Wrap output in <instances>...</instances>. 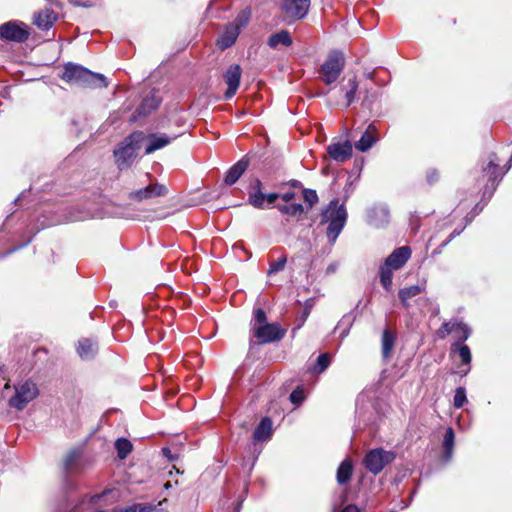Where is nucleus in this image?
Instances as JSON below:
<instances>
[{
	"label": "nucleus",
	"mask_w": 512,
	"mask_h": 512,
	"mask_svg": "<svg viewBox=\"0 0 512 512\" xmlns=\"http://www.w3.org/2000/svg\"><path fill=\"white\" fill-rule=\"evenodd\" d=\"M359 84L356 77L348 80L347 84L342 87L344 97L346 100L345 107L350 106L355 101V95L358 90Z\"/></svg>",
	"instance_id": "obj_26"
},
{
	"label": "nucleus",
	"mask_w": 512,
	"mask_h": 512,
	"mask_svg": "<svg viewBox=\"0 0 512 512\" xmlns=\"http://www.w3.org/2000/svg\"><path fill=\"white\" fill-rule=\"evenodd\" d=\"M164 487H165L166 489H169V488L171 487V482H170V481H167V482L165 483Z\"/></svg>",
	"instance_id": "obj_54"
},
{
	"label": "nucleus",
	"mask_w": 512,
	"mask_h": 512,
	"mask_svg": "<svg viewBox=\"0 0 512 512\" xmlns=\"http://www.w3.org/2000/svg\"><path fill=\"white\" fill-rule=\"evenodd\" d=\"M394 345H395L394 334L390 330L385 329L383 331L382 339H381L382 356L385 360L390 358L391 353L394 348Z\"/></svg>",
	"instance_id": "obj_24"
},
{
	"label": "nucleus",
	"mask_w": 512,
	"mask_h": 512,
	"mask_svg": "<svg viewBox=\"0 0 512 512\" xmlns=\"http://www.w3.org/2000/svg\"><path fill=\"white\" fill-rule=\"evenodd\" d=\"M307 318V315H304V318L302 319V322H305Z\"/></svg>",
	"instance_id": "obj_59"
},
{
	"label": "nucleus",
	"mask_w": 512,
	"mask_h": 512,
	"mask_svg": "<svg viewBox=\"0 0 512 512\" xmlns=\"http://www.w3.org/2000/svg\"><path fill=\"white\" fill-rule=\"evenodd\" d=\"M28 37V27L22 22L8 21L0 25V38L2 39L8 41L23 42L27 40Z\"/></svg>",
	"instance_id": "obj_9"
},
{
	"label": "nucleus",
	"mask_w": 512,
	"mask_h": 512,
	"mask_svg": "<svg viewBox=\"0 0 512 512\" xmlns=\"http://www.w3.org/2000/svg\"><path fill=\"white\" fill-rule=\"evenodd\" d=\"M278 209L281 213L296 216L301 215L304 211V208L301 204L294 203L289 205H280L278 206Z\"/></svg>",
	"instance_id": "obj_32"
},
{
	"label": "nucleus",
	"mask_w": 512,
	"mask_h": 512,
	"mask_svg": "<svg viewBox=\"0 0 512 512\" xmlns=\"http://www.w3.org/2000/svg\"><path fill=\"white\" fill-rule=\"evenodd\" d=\"M453 350H458L459 356L463 364H470L471 352L467 345H459L457 343L452 345Z\"/></svg>",
	"instance_id": "obj_34"
},
{
	"label": "nucleus",
	"mask_w": 512,
	"mask_h": 512,
	"mask_svg": "<svg viewBox=\"0 0 512 512\" xmlns=\"http://www.w3.org/2000/svg\"><path fill=\"white\" fill-rule=\"evenodd\" d=\"M290 400L293 404H300L304 400V392L297 388L290 394Z\"/></svg>",
	"instance_id": "obj_41"
},
{
	"label": "nucleus",
	"mask_w": 512,
	"mask_h": 512,
	"mask_svg": "<svg viewBox=\"0 0 512 512\" xmlns=\"http://www.w3.org/2000/svg\"><path fill=\"white\" fill-rule=\"evenodd\" d=\"M452 333V321L444 322L442 326L437 330V336L440 339H444L448 334Z\"/></svg>",
	"instance_id": "obj_40"
},
{
	"label": "nucleus",
	"mask_w": 512,
	"mask_h": 512,
	"mask_svg": "<svg viewBox=\"0 0 512 512\" xmlns=\"http://www.w3.org/2000/svg\"><path fill=\"white\" fill-rule=\"evenodd\" d=\"M271 435L272 421L268 417L263 418L254 431L253 440L254 442L267 441L268 439H270Z\"/></svg>",
	"instance_id": "obj_21"
},
{
	"label": "nucleus",
	"mask_w": 512,
	"mask_h": 512,
	"mask_svg": "<svg viewBox=\"0 0 512 512\" xmlns=\"http://www.w3.org/2000/svg\"><path fill=\"white\" fill-rule=\"evenodd\" d=\"M456 235V233H452L450 238H453Z\"/></svg>",
	"instance_id": "obj_63"
},
{
	"label": "nucleus",
	"mask_w": 512,
	"mask_h": 512,
	"mask_svg": "<svg viewBox=\"0 0 512 512\" xmlns=\"http://www.w3.org/2000/svg\"><path fill=\"white\" fill-rule=\"evenodd\" d=\"M253 191H262V183L259 179H256L253 184Z\"/></svg>",
	"instance_id": "obj_49"
},
{
	"label": "nucleus",
	"mask_w": 512,
	"mask_h": 512,
	"mask_svg": "<svg viewBox=\"0 0 512 512\" xmlns=\"http://www.w3.org/2000/svg\"><path fill=\"white\" fill-rule=\"evenodd\" d=\"M250 17V11L249 10H243L239 13V15L236 17L235 21L231 23L232 25H236L238 27V30L244 26L247 25Z\"/></svg>",
	"instance_id": "obj_37"
},
{
	"label": "nucleus",
	"mask_w": 512,
	"mask_h": 512,
	"mask_svg": "<svg viewBox=\"0 0 512 512\" xmlns=\"http://www.w3.org/2000/svg\"><path fill=\"white\" fill-rule=\"evenodd\" d=\"M163 454L168 457L170 460H173V457L171 455V451L169 448H163L162 449Z\"/></svg>",
	"instance_id": "obj_53"
},
{
	"label": "nucleus",
	"mask_w": 512,
	"mask_h": 512,
	"mask_svg": "<svg viewBox=\"0 0 512 512\" xmlns=\"http://www.w3.org/2000/svg\"><path fill=\"white\" fill-rule=\"evenodd\" d=\"M160 104V100L155 95H149L145 97L140 104V106L136 110V115L133 117V121H135L138 117H145L149 115L152 111L158 108Z\"/></svg>",
	"instance_id": "obj_20"
},
{
	"label": "nucleus",
	"mask_w": 512,
	"mask_h": 512,
	"mask_svg": "<svg viewBox=\"0 0 512 512\" xmlns=\"http://www.w3.org/2000/svg\"><path fill=\"white\" fill-rule=\"evenodd\" d=\"M57 19L53 10L45 8L34 15L33 23L41 30L50 29Z\"/></svg>",
	"instance_id": "obj_17"
},
{
	"label": "nucleus",
	"mask_w": 512,
	"mask_h": 512,
	"mask_svg": "<svg viewBox=\"0 0 512 512\" xmlns=\"http://www.w3.org/2000/svg\"><path fill=\"white\" fill-rule=\"evenodd\" d=\"M352 471V461L350 459L343 460L337 469L336 479L338 484L344 485L348 483L351 478Z\"/></svg>",
	"instance_id": "obj_23"
},
{
	"label": "nucleus",
	"mask_w": 512,
	"mask_h": 512,
	"mask_svg": "<svg viewBox=\"0 0 512 512\" xmlns=\"http://www.w3.org/2000/svg\"><path fill=\"white\" fill-rule=\"evenodd\" d=\"M310 7V0H284L283 11L289 20H299L306 16Z\"/></svg>",
	"instance_id": "obj_10"
},
{
	"label": "nucleus",
	"mask_w": 512,
	"mask_h": 512,
	"mask_svg": "<svg viewBox=\"0 0 512 512\" xmlns=\"http://www.w3.org/2000/svg\"><path fill=\"white\" fill-rule=\"evenodd\" d=\"M144 140L143 132H133L114 151L115 162L120 170L127 169L132 165Z\"/></svg>",
	"instance_id": "obj_4"
},
{
	"label": "nucleus",
	"mask_w": 512,
	"mask_h": 512,
	"mask_svg": "<svg viewBox=\"0 0 512 512\" xmlns=\"http://www.w3.org/2000/svg\"><path fill=\"white\" fill-rule=\"evenodd\" d=\"M287 263L286 256L280 257L277 261L272 262L268 269L267 275L272 276L280 271H282Z\"/></svg>",
	"instance_id": "obj_35"
},
{
	"label": "nucleus",
	"mask_w": 512,
	"mask_h": 512,
	"mask_svg": "<svg viewBox=\"0 0 512 512\" xmlns=\"http://www.w3.org/2000/svg\"><path fill=\"white\" fill-rule=\"evenodd\" d=\"M290 46L292 38L287 30H281L278 33L272 34L268 39V45L271 48H276L278 45Z\"/></svg>",
	"instance_id": "obj_25"
},
{
	"label": "nucleus",
	"mask_w": 512,
	"mask_h": 512,
	"mask_svg": "<svg viewBox=\"0 0 512 512\" xmlns=\"http://www.w3.org/2000/svg\"><path fill=\"white\" fill-rule=\"evenodd\" d=\"M151 505L135 504L126 508L114 509L113 512H148Z\"/></svg>",
	"instance_id": "obj_38"
},
{
	"label": "nucleus",
	"mask_w": 512,
	"mask_h": 512,
	"mask_svg": "<svg viewBox=\"0 0 512 512\" xmlns=\"http://www.w3.org/2000/svg\"><path fill=\"white\" fill-rule=\"evenodd\" d=\"M367 221L369 225L380 228L389 221V210L385 205H378L370 208L367 212Z\"/></svg>",
	"instance_id": "obj_14"
},
{
	"label": "nucleus",
	"mask_w": 512,
	"mask_h": 512,
	"mask_svg": "<svg viewBox=\"0 0 512 512\" xmlns=\"http://www.w3.org/2000/svg\"><path fill=\"white\" fill-rule=\"evenodd\" d=\"M254 320L258 325L267 324L265 311L261 308L256 309L254 311Z\"/></svg>",
	"instance_id": "obj_42"
},
{
	"label": "nucleus",
	"mask_w": 512,
	"mask_h": 512,
	"mask_svg": "<svg viewBox=\"0 0 512 512\" xmlns=\"http://www.w3.org/2000/svg\"><path fill=\"white\" fill-rule=\"evenodd\" d=\"M241 503H242V502H239V503L237 504V506H236V512H238V511L240 510V508H241Z\"/></svg>",
	"instance_id": "obj_56"
},
{
	"label": "nucleus",
	"mask_w": 512,
	"mask_h": 512,
	"mask_svg": "<svg viewBox=\"0 0 512 512\" xmlns=\"http://www.w3.org/2000/svg\"><path fill=\"white\" fill-rule=\"evenodd\" d=\"M115 448L120 459H125L132 450V444L125 438H119L115 443Z\"/></svg>",
	"instance_id": "obj_30"
},
{
	"label": "nucleus",
	"mask_w": 512,
	"mask_h": 512,
	"mask_svg": "<svg viewBox=\"0 0 512 512\" xmlns=\"http://www.w3.org/2000/svg\"><path fill=\"white\" fill-rule=\"evenodd\" d=\"M454 439H455V435H454L453 429L450 427L447 428L446 433L444 435V439H443V449H444L443 459L445 462L450 461L452 458L453 448H454Z\"/></svg>",
	"instance_id": "obj_27"
},
{
	"label": "nucleus",
	"mask_w": 512,
	"mask_h": 512,
	"mask_svg": "<svg viewBox=\"0 0 512 512\" xmlns=\"http://www.w3.org/2000/svg\"><path fill=\"white\" fill-rule=\"evenodd\" d=\"M160 505L161 503H159L158 506H151L148 512H167L164 509L160 508Z\"/></svg>",
	"instance_id": "obj_51"
},
{
	"label": "nucleus",
	"mask_w": 512,
	"mask_h": 512,
	"mask_svg": "<svg viewBox=\"0 0 512 512\" xmlns=\"http://www.w3.org/2000/svg\"><path fill=\"white\" fill-rule=\"evenodd\" d=\"M279 197H281V199L283 201L289 202L295 197V193L294 192H286V193L281 194Z\"/></svg>",
	"instance_id": "obj_45"
},
{
	"label": "nucleus",
	"mask_w": 512,
	"mask_h": 512,
	"mask_svg": "<svg viewBox=\"0 0 512 512\" xmlns=\"http://www.w3.org/2000/svg\"><path fill=\"white\" fill-rule=\"evenodd\" d=\"M427 179L430 183H433L434 181H436L438 179V174L436 171H430L428 172L427 174Z\"/></svg>",
	"instance_id": "obj_47"
},
{
	"label": "nucleus",
	"mask_w": 512,
	"mask_h": 512,
	"mask_svg": "<svg viewBox=\"0 0 512 512\" xmlns=\"http://www.w3.org/2000/svg\"><path fill=\"white\" fill-rule=\"evenodd\" d=\"M337 267L338 265L336 263H333V264H330L327 269H326V273L327 274H331V273H334L336 270H337Z\"/></svg>",
	"instance_id": "obj_50"
},
{
	"label": "nucleus",
	"mask_w": 512,
	"mask_h": 512,
	"mask_svg": "<svg viewBox=\"0 0 512 512\" xmlns=\"http://www.w3.org/2000/svg\"><path fill=\"white\" fill-rule=\"evenodd\" d=\"M70 2L77 6L91 7L93 6L95 0H70Z\"/></svg>",
	"instance_id": "obj_43"
},
{
	"label": "nucleus",
	"mask_w": 512,
	"mask_h": 512,
	"mask_svg": "<svg viewBox=\"0 0 512 512\" xmlns=\"http://www.w3.org/2000/svg\"><path fill=\"white\" fill-rule=\"evenodd\" d=\"M239 32L240 31L238 30V27L236 25H232L231 23L228 24L226 26L225 31L219 36L217 40V45L221 49H226L230 47L236 41Z\"/></svg>",
	"instance_id": "obj_18"
},
{
	"label": "nucleus",
	"mask_w": 512,
	"mask_h": 512,
	"mask_svg": "<svg viewBox=\"0 0 512 512\" xmlns=\"http://www.w3.org/2000/svg\"><path fill=\"white\" fill-rule=\"evenodd\" d=\"M77 352L82 359H90L97 352V344L90 339L79 340Z\"/></svg>",
	"instance_id": "obj_22"
},
{
	"label": "nucleus",
	"mask_w": 512,
	"mask_h": 512,
	"mask_svg": "<svg viewBox=\"0 0 512 512\" xmlns=\"http://www.w3.org/2000/svg\"><path fill=\"white\" fill-rule=\"evenodd\" d=\"M0 373H3V366L0 365Z\"/></svg>",
	"instance_id": "obj_62"
},
{
	"label": "nucleus",
	"mask_w": 512,
	"mask_h": 512,
	"mask_svg": "<svg viewBox=\"0 0 512 512\" xmlns=\"http://www.w3.org/2000/svg\"><path fill=\"white\" fill-rule=\"evenodd\" d=\"M178 135H166L164 133H152L148 136H145V140L147 142L145 153L151 154L159 149H162L169 145L172 141H174Z\"/></svg>",
	"instance_id": "obj_11"
},
{
	"label": "nucleus",
	"mask_w": 512,
	"mask_h": 512,
	"mask_svg": "<svg viewBox=\"0 0 512 512\" xmlns=\"http://www.w3.org/2000/svg\"><path fill=\"white\" fill-rule=\"evenodd\" d=\"M376 134V127L370 124L361 138L355 143V148L361 152L368 151L378 140Z\"/></svg>",
	"instance_id": "obj_16"
},
{
	"label": "nucleus",
	"mask_w": 512,
	"mask_h": 512,
	"mask_svg": "<svg viewBox=\"0 0 512 512\" xmlns=\"http://www.w3.org/2000/svg\"><path fill=\"white\" fill-rule=\"evenodd\" d=\"M265 194L262 191L249 192L248 203L257 209H263Z\"/></svg>",
	"instance_id": "obj_31"
},
{
	"label": "nucleus",
	"mask_w": 512,
	"mask_h": 512,
	"mask_svg": "<svg viewBox=\"0 0 512 512\" xmlns=\"http://www.w3.org/2000/svg\"><path fill=\"white\" fill-rule=\"evenodd\" d=\"M411 257V249L402 246L395 249L379 268L381 285L389 291L392 286L393 271L401 269Z\"/></svg>",
	"instance_id": "obj_3"
},
{
	"label": "nucleus",
	"mask_w": 512,
	"mask_h": 512,
	"mask_svg": "<svg viewBox=\"0 0 512 512\" xmlns=\"http://www.w3.org/2000/svg\"><path fill=\"white\" fill-rule=\"evenodd\" d=\"M345 67V57L341 51H331L320 67V78L326 85L337 81Z\"/></svg>",
	"instance_id": "obj_5"
},
{
	"label": "nucleus",
	"mask_w": 512,
	"mask_h": 512,
	"mask_svg": "<svg viewBox=\"0 0 512 512\" xmlns=\"http://www.w3.org/2000/svg\"><path fill=\"white\" fill-rule=\"evenodd\" d=\"M303 198L310 207L318 202V195L316 191L312 189H304Z\"/></svg>",
	"instance_id": "obj_39"
},
{
	"label": "nucleus",
	"mask_w": 512,
	"mask_h": 512,
	"mask_svg": "<svg viewBox=\"0 0 512 512\" xmlns=\"http://www.w3.org/2000/svg\"><path fill=\"white\" fill-rule=\"evenodd\" d=\"M330 365V355L328 353H322L318 356L316 364L313 368V371L315 373H322L324 372L328 366Z\"/></svg>",
	"instance_id": "obj_33"
},
{
	"label": "nucleus",
	"mask_w": 512,
	"mask_h": 512,
	"mask_svg": "<svg viewBox=\"0 0 512 512\" xmlns=\"http://www.w3.org/2000/svg\"><path fill=\"white\" fill-rule=\"evenodd\" d=\"M9 388H10V384L6 383L5 386H4V389H9Z\"/></svg>",
	"instance_id": "obj_57"
},
{
	"label": "nucleus",
	"mask_w": 512,
	"mask_h": 512,
	"mask_svg": "<svg viewBox=\"0 0 512 512\" xmlns=\"http://www.w3.org/2000/svg\"><path fill=\"white\" fill-rule=\"evenodd\" d=\"M307 318V315H304V318L302 319V322H305Z\"/></svg>",
	"instance_id": "obj_61"
},
{
	"label": "nucleus",
	"mask_w": 512,
	"mask_h": 512,
	"mask_svg": "<svg viewBox=\"0 0 512 512\" xmlns=\"http://www.w3.org/2000/svg\"><path fill=\"white\" fill-rule=\"evenodd\" d=\"M166 193L167 189L164 185L154 184L148 185L147 187L131 192L129 197L136 201H142L144 199L162 196L165 195Z\"/></svg>",
	"instance_id": "obj_15"
},
{
	"label": "nucleus",
	"mask_w": 512,
	"mask_h": 512,
	"mask_svg": "<svg viewBox=\"0 0 512 512\" xmlns=\"http://www.w3.org/2000/svg\"><path fill=\"white\" fill-rule=\"evenodd\" d=\"M241 78V68L239 65H231L226 73L224 74V79L226 84L228 85V89L225 93V98L229 99L233 97L239 87Z\"/></svg>",
	"instance_id": "obj_12"
},
{
	"label": "nucleus",
	"mask_w": 512,
	"mask_h": 512,
	"mask_svg": "<svg viewBox=\"0 0 512 512\" xmlns=\"http://www.w3.org/2000/svg\"><path fill=\"white\" fill-rule=\"evenodd\" d=\"M348 334V330H344L342 333H341V337H345L346 335Z\"/></svg>",
	"instance_id": "obj_55"
},
{
	"label": "nucleus",
	"mask_w": 512,
	"mask_h": 512,
	"mask_svg": "<svg viewBox=\"0 0 512 512\" xmlns=\"http://www.w3.org/2000/svg\"><path fill=\"white\" fill-rule=\"evenodd\" d=\"M347 220V212L344 204H339L338 200H332L327 208L322 212L321 224L328 223L326 235L328 241L334 244L342 232Z\"/></svg>",
	"instance_id": "obj_2"
},
{
	"label": "nucleus",
	"mask_w": 512,
	"mask_h": 512,
	"mask_svg": "<svg viewBox=\"0 0 512 512\" xmlns=\"http://www.w3.org/2000/svg\"><path fill=\"white\" fill-rule=\"evenodd\" d=\"M307 318V315H304V318L302 319V322H305Z\"/></svg>",
	"instance_id": "obj_60"
},
{
	"label": "nucleus",
	"mask_w": 512,
	"mask_h": 512,
	"mask_svg": "<svg viewBox=\"0 0 512 512\" xmlns=\"http://www.w3.org/2000/svg\"><path fill=\"white\" fill-rule=\"evenodd\" d=\"M15 393L9 399V406L22 411L30 402L39 396V388L31 380H25L14 385Z\"/></svg>",
	"instance_id": "obj_6"
},
{
	"label": "nucleus",
	"mask_w": 512,
	"mask_h": 512,
	"mask_svg": "<svg viewBox=\"0 0 512 512\" xmlns=\"http://www.w3.org/2000/svg\"><path fill=\"white\" fill-rule=\"evenodd\" d=\"M77 455L75 452L73 453H70L67 458H66V462H65V466L66 468H69L72 464V462L76 459Z\"/></svg>",
	"instance_id": "obj_46"
},
{
	"label": "nucleus",
	"mask_w": 512,
	"mask_h": 512,
	"mask_svg": "<svg viewBox=\"0 0 512 512\" xmlns=\"http://www.w3.org/2000/svg\"><path fill=\"white\" fill-rule=\"evenodd\" d=\"M288 184L293 188L301 187V183L298 180H290Z\"/></svg>",
	"instance_id": "obj_52"
},
{
	"label": "nucleus",
	"mask_w": 512,
	"mask_h": 512,
	"mask_svg": "<svg viewBox=\"0 0 512 512\" xmlns=\"http://www.w3.org/2000/svg\"><path fill=\"white\" fill-rule=\"evenodd\" d=\"M458 342L466 341L470 334V328L463 322L452 321V333Z\"/></svg>",
	"instance_id": "obj_28"
},
{
	"label": "nucleus",
	"mask_w": 512,
	"mask_h": 512,
	"mask_svg": "<svg viewBox=\"0 0 512 512\" xmlns=\"http://www.w3.org/2000/svg\"><path fill=\"white\" fill-rule=\"evenodd\" d=\"M100 497H101V495H96V496L93 497V500L94 499H99Z\"/></svg>",
	"instance_id": "obj_58"
},
{
	"label": "nucleus",
	"mask_w": 512,
	"mask_h": 512,
	"mask_svg": "<svg viewBox=\"0 0 512 512\" xmlns=\"http://www.w3.org/2000/svg\"><path fill=\"white\" fill-rule=\"evenodd\" d=\"M466 401H467V397H466L465 388L458 387L455 390V395H454V399H453L454 407L461 408L465 404Z\"/></svg>",
	"instance_id": "obj_36"
},
{
	"label": "nucleus",
	"mask_w": 512,
	"mask_h": 512,
	"mask_svg": "<svg viewBox=\"0 0 512 512\" xmlns=\"http://www.w3.org/2000/svg\"><path fill=\"white\" fill-rule=\"evenodd\" d=\"M395 458L393 452L383 449L371 450L364 459L365 467L373 474L380 473L383 468Z\"/></svg>",
	"instance_id": "obj_8"
},
{
	"label": "nucleus",
	"mask_w": 512,
	"mask_h": 512,
	"mask_svg": "<svg viewBox=\"0 0 512 512\" xmlns=\"http://www.w3.org/2000/svg\"><path fill=\"white\" fill-rule=\"evenodd\" d=\"M279 194L277 193H270V194H267L265 195V200L269 203V204H273L278 198H279Z\"/></svg>",
	"instance_id": "obj_44"
},
{
	"label": "nucleus",
	"mask_w": 512,
	"mask_h": 512,
	"mask_svg": "<svg viewBox=\"0 0 512 512\" xmlns=\"http://www.w3.org/2000/svg\"><path fill=\"white\" fill-rule=\"evenodd\" d=\"M424 290V286L421 285H412L409 287H405L399 290L398 296L402 302V304L407 307L409 305L408 300L418 294H420Z\"/></svg>",
	"instance_id": "obj_29"
},
{
	"label": "nucleus",
	"mask_w": 512,
	"mask_h": 512,
	"mask_svg": "<svg viewBox=\"0 0 512 512\" xmlns=\"http://www.w3.org/2000/svg\"><path fill=\"white\" fill-rule=\"evenodd\" d=\"M248 160L241 159L237 163H235L226 173L225 183L227 185H233L238 181V179L243 175V173L248 168Z\"/></svg>",
	"instance_id": "obj_19"
},
{
	"label": "nucleus",
	"mask_w": 512,
	"mask_h": 512,
	"mask_svg": "<svg viewBox=\"0 0 512 512\" xmlns=\"http://www.w3.org/2000/svg\"><path fill=\"white\" fill-rule=\"evenodd\" d=\"M342 512H360L359 508L356 505H347Z\"/></svg>",
	"instance_id": "obj_48"
},
{
	"label": "nucleus",
	"mask_w": 512,
	"mask_h": 512,
	"mask_svg": "<svg viewBox=\"0 0 512 512\" xmlns=\"http://www.w3.org/2000/svg\"><path fill=\"white\" fill-rule=\"evenodd\" d=\"M61 78L67 83L90 88H104L108 86L107 79L103 74L93 73L83 66L73 63L65 65Z\"/></svg>",
	"instance_id": "obj_1"
},
{
	"label": "nucleus",
	"mask_w": 512,
	"mask_h": 512,
	"mask_svg": "<svg viewBox=\"0 0 512 512\" xmlns=\"http://www.w3.org/2000/svg\"><path fill=\"white\" fill-rule=\"evenodd\" d=\"M286 334L278 323H267L263 325H254L253 335L261 344L271 343L281 340Z\"/></svg>",
	"instance_id": "obj_7"
},
{
	"label": "nucleus",
	"mask_w": 512,
	"mask_h": 512,
	"mask_svg": "<svg viewBox=\"0 0 512 512\" xmlns=\"http://www.w3.org/2000/svg\"><path fill=\"white\" fill-rule=\"evenodd\" d=\"M329 157L337 162H345L352 156V145L346 141L343 143H332L327 147Z\"/></svg>",
	"instance_id": "obj_13"
}]
</instances>
